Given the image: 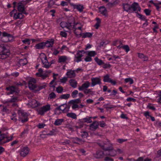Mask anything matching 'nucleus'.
Here are the masks:
<instances>
[{
    "label": "nucleus",
    "mask_w": 161,
    "mask_h": 161,
    "mask_svg": "<svg viewBox=\"0 0 161 161\" xmlns=\"http://www.w3.org/2000/svg\"><path fill=\"white\" fill-rule=\"evenodd\" d=\"M136 16L137 17L141 19L142 20H145L147 19L146 17L143 15L139 13L138 12H136Z\"/></svg>",
    "instance_id": "nucleus-39"
},
{
    "label": "nucleus",
    "mask_w": 161,
    "mask_h": 161,
    "mask_svg": "<svg viewBox=\"0 0 161 161\" xmlns=\"http://www.w3.org/2000/svg\"><path fill=\"white\" fill-rule=\"evenodd\" d=\"M19 101L17 97H15L14 96L12 97V98L9 100L10 103H16Z\"/></svg>",
    "instance_id": "nucleus-42"
},
{
    "label": "nucleus",
    "mask_w": 161,
    "mask_h": 161,
    "mask_svg": "<svg viewBox=\"0 0 161 161\" xmlns=\"http://www.w3.org/2000/svg\"><path fill=\"white\" fill-rule=\"evenodd\" d=\"M122 5L123 7V11H125L129 13H132V12H131L130 5V4L128 3H124L122 4Z\"/></svg>",
    "instance_id": "nucleus-16"
},
{
    "label": "nucleus",
    "mask_w": 161,
    "mask_h": 161,
    "mask_svg": "<svg viewBox=\"0 0 161 161\" xmlns=\"http://www.w3.org/2000/svg\"><path fill=\"white\" fill-rule=\"evenodd\" d=\"M2 36L3 37H7L8 39L6 41L3 40L4 42H7L14 40L13 36L11 34H8L6 32H4L2 33Z\"/></svg>",
    "instance_id": "nucleus-18"
},
{
    "label": "nucleus",
    "mask_w": 161,
    "mask_h": 161,
    "mask_svg": "<svg viewBox=\"0 0 161 161\" xmlns=\"http://www.w3.org/2000/svg\"><path fill=\"white\" fill-rule=\"evenodd\" d=\"M144 12L147 16L150 15L151 14V10L149 9H145L144 10Z\"/></svg>",
    "instance_id": "nucleus-54"
},
{
    "label": "nucleus",
    "mask_w": 161,
    "mask_h": 161,
    "mask_svg": "<svg viewBox=\"0 0 161 161\" xmlns=\"http://www.w3.org/2000/svg\"><path fill=\"white\" fill-rule=\"evenodd\" d=\"M90 85V83L88 81H86L85 83L83 84L81 86L78 87V89L80 91H84L85 89H87Z\"/></svg>",
    "instance_id": "nucleus-22"
},
{
    "label": "nucleus",
    "mask_w": 161,
    "mask_h": 161,
    "mask_svg": "<svg viewBox=\"0 0 161 161\" xmlns=\"http://www.w3.org/2000/svg\"><path fill=\"white\" fill-rule=\"evenodd\" d=\"M104 152L101 150H97L96 153L93 154V157L97 159H102L104 158L105 155Z\"/></svg>",
    "instance_id": "nucleus-10"
},
{
    "label": "nucleus",
    "mask_w": 161,
    "mask_h": 161,
    "mask_svg": "<svg viewBox=\"0 0 161 161\" xmlns=\"http://www.w3.org/2000/svg\"><path fill=\"white\" fill-rule=\"evenodd\" d=\"M96 54V52L95 51H90L88 52V55L90 57H93Z\"/></svg>",
    "instance_id": "nucleus-49"
},
{
    "label": "nucleus",
    "mask_w": 161,
    "mask_h": 161,
    "mask_svg": "<svg viewBox=\"0 0 161 161\" xmlns=\"http://www.w3.org/2000/svg\"><path fill=\"white\" fill-rule=\"evenodd\" d=\"M45 125H46L44 123H39V124L37 125V127L39 129H41L43 128Z\"/></svg>",
    "instance_id": "nucleus-61"
},
{
    "label": "nucleus",
    "mask_w": 161,
    "mask_h": 161,
    "mask_svg": "<svg viewBox=\"0 0 161 161\" xmlns=\"http://www.w3.org/2000/svg\"><path fill=\"white\" fill-rule=\"evenodd\" d=\"M42 62L43 65V67L46 68H49L51 65V64H50V63L48 61H46L44 62L43 60L42 59Z\"/></svg>",
    "instance_id": "nucleus-34"
},
{
    "label": "nucleus",
    "mask_w": 161,
    "mask_h": 161,
    "mask_svg": "<svg viewBox=\"0 0 161 161\" xmlns=\"http://www.w3.org/2000/svg\"><path fill=\"white\" fill-rule=\"evenodd\" d=\"M54 4H55V2L53 0H50L48 2L47 8H52V6Z\"/></svg>",
    "instance_id": "nucleus-41"
},
{
    "label": "nucleus",
    "mask_w": 161,
    "mask_h": 161,
    "mask_svg": "<svg viewBox=\"0 0 161 161\" xmlns=\"http://www.w3.org/2000/svg\"><path fill=\"white\" fill-rule=\"evenodd\" d=\"M122 48L125 50L127 53L130 50L129 47L128 45H125L123 46Z\"/></svg>",
    "instance_id": "nucleus-52"
},
{
    "label": "nucleus",
    "mask_w": 161,
    "mask_h": 161,
    "mask_svg": "<svg viewBox=\"0 0 161 161\" xmlns=\"http://www.w3.org/2000/svg\"><path fill=\"white\" fill-rule=\"evenodd\" d=\"M70 5L73 7L74 9H76L78 11L82 12L84 9V6L82 4H75L72 3H70Z\"/></svg>",
    "instance_id": "nucleus-13"
},
{
    "label": "nucleus",
    "mask_w": 161,
    "mask_h": 161,
    "mask_svg": "<svg viewBox=\"0 0 161 161\" xmlns=\"http://www.w3.org/2000/svg\"><path fill=\"white\" fill-rule=\"evenodd\" d=\"M74 32L76 35V36L78 37H80L82 36L83 38H86V37L91 38L92 36L93 33L90 32H84L80 33V34H78L76 33L75 31V30L74 31Z\"/></svg>",
    "instance_id": "nucleus-11"
},
{
    "label": "nucleus",
    "mask_w": 161,
    "mask_h": 161,
    "mask_svg": "<svg viewBox=\"0 0 161 161\" xmlns=\"http://www.w3.org/2000/svg\"><path fill=\"white\" fill-rule=\"evenodd\" d=\"M64 121V119H57L54 123V125L56 126H59L61 125L62 122Z\"/></svg>",
    "instance_id": "nucleus-30"
},
{
    "label": "nucleus",
    "mask_w": 161,
    "mask_h": 161,
    "mask_svg": "<svg viewBox=\"0 0 161 161\" xmlns=\"http://www.w3.org/2000/svg\"><path fill=\"white\" fill-rule=\"evenodd\" d=\"M103 81L104 82L110 83L113 85H115L116 83L115 81L109 78V76L108 74H107L103 76Z\"/></svg>",
    "instance_id": "nucleus-17"
},
{
    "label": "nucleus",
    "mask_w": 161,
    "mask_h": 161,
    "mask_svg": "<svg viewBox=\"0 0 161 161\" xmlns=\"http://www.w3.org/2000/svg\"><path fill=\"white\" fill-rule=\"evenodd\" d=\"M127 140V139H124L122 138H119L117 140L118 142L120 143H122L124 142H126Z\"/></svg>",
    "instance_id": "nucleus-63"
},
{
    "label": "nucleus",
    "mask_w": 161,
    "mask_h": 161,
    "mask_svg": "<svg viewBox=\"0 0 161 161\" xmlns=\"http://www.w3.org/2000/svg\"><path fill=\"white\" fill-rule=\"evenodd\" d=\"M99 12L101 14L103 15L107 16L106 14L107 13V10L103 6H101L99 8Z\"/></svg>",
    "instance_id": "nucleus-26"
},
{
    "label": "nucleus",
    "mask_w": 161,
    "mask_h": 161,
    "mask_svg": "<svg viewBox=\"0 0 161 161\" xmlns=\"http://www.w3.org/2000/svg\"><path fill=\"white\" fill-rule=\"evenodd\" d=\"M36 80L34 78H32L30 80L28 83V86L31 90H33L36 88L37 86L35 84Z\"/></svg>",
    "instance_id": "nucleus-12"
},
{
    "label": "nucleus",
    "mask_w": 161,
    "mask_h": 161,
    "mask_svg": "<svg viewBox=\"0 0 161 161\" xmlns=\"http://www.w3.org/2000/svg\"><path fill=\"white\" fill-rule=\"evenodd\" d=\"M92 89H85L84 90V92L85 94H87L89 93H90L91 95H92L93 94V92L91 90Z\"/></svg>",
    "instance_id": "nucleus-43"
},
{
    "label": "nucleus",
    "mask_w": 161,
    "mask_h": 161,
    "mask_svg": "<svg viewBox=\"0 0 161 161\" xmlns=\"http://www.w3.org/2000/svg\"><path fill=\"white\" fill-rule=\"evenodd\" d=\"M94 60L99 65H102L104 64V62L102 60L99 59L97 57H96L95 58Z\"/></svg>",
    "instance_id": "nucleus-37"
},
{
    "label": "nucleus",
    "mask_w": 161,
    "mask_h": 161,
    "mask_svg": "<svg viewBox=\"0 0 161 161\" xmlns=\"http://www.w3.org/2000/svg\"><path fill=\"white\" fill-rule=\"evenodd\" d=\"M67 80L68 79L67 77H64L63 78L61 79H60V81L62 83H66Z\"/></svg>",
    "instance_id": "nucleus-62"
},
{
    "label": "nucleus",
    "mask_w": 161,
    "mask_h": 161,
    "mask_svg": "<svg viewBox=\"0 0 161 161\" xmlns=\"http://www.w3.org/2000/svg\"><path fill=\"white\" fill-rule=\"evenodd\" d=\"M45 44L44 42H42L36 44L35 47L36 49H43L45 47Z\"/></svg>",
    "instance_id": "nucleus-25"
},
{
    "label": "nucleus",
    "mask_w": 161,
    "mask_h": 161,
    "mask_svg": "<svg viewBox=\"0 0 161 161\" xmlns=\"http://www.w3.org/2000/svg\"><path fill=\"white\" fill-rule=\"evenodd\" d=\"M38 72L36 73V76L38 77L39 75H41L42 74L43 70L42 69L40 68L38 70Z\"/></svg>",
    "instance_id": "nucleus-60"
},
{
    "label": "nucleus",
    "mask_w": 161,
    "mask_h": 161,
    "mask_svg": "<svg viewBox=\"0 0 161 161\" xmlns=\"http://www.w3.org/2000/svg\"><path fill=\"white\" fill-rule=\"evenodd\" d=\"M78 93V91L77 90L74 91L71 93V96L73 98H75Z\"/></svg>",
    "instance_id": "nucleus-53"
},
{
    "label": "nucleus",
    "mask_w": 161,
    "mask_h": 161,
    "mask_svg": "<svg viewBox=\"0 0 161 161\" xmlns=\"http://www.w3.org/2000/svg\"><path fill=\"white\" fill-rule=\"evenodd\" d=\"M50 109L51 106L50 104H47L41 108L37 110V111L39 114L41 115H43L45 113L49 111Z\"/></svg>",
    "instance_id": "nucleus-7"
},
{
    "label": "nucleus",
    "mask_w": 161,
    "mask_h": 161,
    "mask_svg": "<svg viewBox=\"0 0 161 161\" xmlns=\"http://www.w3.org/2000/svg\"><path fill=\"white\" fill-rule=\"evenodd\" d=\"M81 100L80 98H78L72 100L68 102L69 104H78L80 103Z\"/></svg>",
    "instance_id": "nucleus-32"
},
{
    "label": "nucleus",
    "mask_w": 161,
    "mask_h": 161,
    "mask_svg": "<svg viewBox=\"0 0 161 161\" xmlns=\"http://www.w3.org/2000/svg\"><path fill=\"white\" fill-rule=\"evenodd\" d=\"M45 44V47L47 48L52 47L54 43V40L53 39H51L47 40L46 42H44Z\"/></svg>",
    "instance_id": "nucleus-23"
},
{
    "label": "nucleus",
    "mask_w": 161,
    "mask_h": 161,
    "mask_svg": "<svg viewBox=\"0 0 161 161\" xmlns=\"http://www.w3.org/2000/svg\"><path fill=\"white\" fill-rule=\"evenodd\" d=\"M92 81V86H93L97 84H101L102 83L101 79L98 77H93L91 79Z\"/></svg>",
    "instance_id": "nucleus-15"
},
{
    "label": "nucleus",
    "mask_w": 161,
    "mask_h": 161,
    "mask_svg": "<svg viewBox=\"0 0 161 161\" xmlns=\"http://www.w3.org/2000/svg\"><path fill=\"white\" fill-rule=\"evenodd\" d=\"M25 1H22L20 2L18 4L17 10L19 12L27 15L28 13L26 12L25 10V6L26 4L25 3Z\"/></svg>",
    "instance_id": "nucleus-6"
},
{
    "label": "nucleus",
    "mask_w": 161,
    "mask_h": 161,
    "mask_svg": "<svg viewBox=\"0 0 161 161\" xmlns=\"http://www.w3.org/2000/svg\"><path fill=\"white\" fill-rule=\"evenodd\" d=\"M55 130L53 129L51 130L50 131V132L47 134V136H52L54 135V133L55 132Z\"/></svg>",
    "instance_id": "nucleus-64"
},
{
    "label": "nucleus",
    "mask_w": 161,
    "mask_h": 161,
    "mask_svg": "<svg viewBox=\"0 0 161 161\" xmlns=\"http://www.w3.org/2000/svg\"><path fill=\"white\" fill-rule=\"evenodd\" d=\"M106 106L105 107V108L106 109L109 108V109H111L113 108H114L115 107L112 105H109L108 104H107L105 105Z\"/></svg>",
    "instance_id": "nucleus-59"
},
{
    "label": "nucleus",
    "mask_w": 161,
    "mask_h": 161,
    "mask_svg": "<svg viewBox=\"0 0 161 161\" xmlns=\"http://www.w3.org/2000/svg\"><path fill=\"white\" fill-rule=\"evenodd\" d=\"M74 23L75 19L74 18L70 17L69 18L67 23L64 21L61 22L60 24V25L61 27L63 28L66 27L69 30H70L71 27L73 26L74 27Z\"/></svg>",
    "instance_id": "nucleus-2"
},
{
    "label": "nucleus",
    "mask_w": 161,
    "mask_h": 161,
    "mask_svg": "<svg viewBox=\"0 0 161 161\" xmlns=\"http://www.w3.org/2000/svg\"><path fill=\"white\" fill-rule=\"evenodd\" d=\"M66 74L68 77L69 78L74 77L76 76L75 70H68Z\"/></svg>",
    "instance_id": "nucleus-24"
},
{
    "label": "nucleus",
    "mask_w": 161,
    "mask_h": 161,
    "mask_svg": "<svg viewBox=\"0 0 161 161\" xmlns=\"http://www.w3.org/2000/svg\"><path fill=\"white\" fill-rule=\"evenodd\" d=\"M19 114L18 120L23 123H25L28 120V116L26 113L20 110L18 111Z\"/></svg>",
    "instance_id": "nucleus-4"
},
{
    "label": "nucleus",
    "mask_w": 161,
    "mask_h": 161,
    "mask_svg": "<svg viewBox=\"0 0 161 161\" xmlns=\"http://www.w3.org/2000/svg\"><path fill=\"white\" fill-rule=\"evenodd\" d=\"M67 60V57L66 56H60L58 61L59 63H64Z\"/></svg>",
    "instance_id": "nucleus-28"
},
{
    "label": "nucleus",
    "mask_w": 161,
    "mask_h": 161,
    "mask_svg": "<svg viewBox=\"0 0 161 161\" xmlns=\"http://www.w3.org/2000/svg\"><path fill=\"white\" fill-rule=\"evenodd\" d=\"M56 97V95L53 92H52L48 96V99H54Z\"/></svg>",
    "instance_id": "nucleus-45"
},
{
    "label": "nucleus",
    "mask_w": 161,
    "mask_h": 161,
    "mask_svg": "<svg viewBox=\"0 0 161 161\" xmlns=\"http://www.w3.org/2000/svg\"><path fill=\"white\" fill-rule=\"evenodd\" d=\"M106 151H108V153H105L106 156H110L112 157H115L116 155V150L114 149L113 145L109 146L108 148L105 149Z\"/></svg>",
    "instance_id": "nucleus-8"
},
{
    "label": "nucleus",
    "mask_w": 161,
    "mask_h": 161,
    "mask_svg": "<svg viewBox=\"0 0 161 161\" xmlns=\"http://www.w3.org/2000/svg\"><path fill=\"white\" fill-rule=\"evenodd\" d=\"M63 108H60V106L56 108L54 110V114L56 115H59L62 113H64L63 111Z\"/></svg>",
    "instance_id": "nucleus-27"
},
{
    "label": "nucleus",
    "mask_w": 161,
    "mask_h": 161,
    "mask_svg": "<svg viewBox=\"0 0 161 161\" xmlns=\"http://www.w3.org/2000/svg\"><path fill=\"white\" fill-rule=\"evenodd\" d=\"M66 116L69 117L71 118L74 119H77V115L76 114L73 113H68L67 114Z\"/></svg>",
    "instance_id": "nucleus-36"
},
{
    "label": "nucleus",
    "mask_w": 161,
    "mask_h": 161,
    "mask_svg": "<svg viewBox=\"0 0 161 161\" xmlns=\"http://www.w3.org/2000/svg\"><path fill=\"white\" fill-rule=\"evenodd\" d=\"M72 142L73 143L80 145L83 144L85 142V141L77 137H73L72 138Z\"/></svg>",
    "instance_id": "nucleus-20"
},
{
    "label": "nucleus",
    "mask_w": 161,
    "mask_h": 161,
    "mask_svg": "<svg viewBox=\"0 0 161 161\" xmlns=\"http://www.w3.org/2000/svg\"><path fill=\"white\" fill-rule=\"evenodd\" d=\"M5 89L6 91V93L7 95L13 94L14 93L16 94H18L19 92L16 86L9 85L6 87Z\"/></svg>",
    "instance_id": "nucleus-3"
},
{
    "label": "nucleus",
    "mask_w": 161,
    "mask_h": 161,
    "mask_svg": "<svg viewBox=\"0 0 161 161\" xmlns=\"http://www.w3.org/2000/svg\"><path fill=\"white\" fill-rule=\"evenodd\" d=\"M131 12L132 13L135 12H141V8L139 4L136 2H134L130 5Z\"/></svg>",
    "instance_id": "nucleus-9"
},
{
    "label": "nucleus",
    "mask_w": 161,
    "mask_h": 161,
    "mask_svg": "<svg viewBox=\"0 0 161 161\" xmlns=\"http://www.w3.org/2000/svg\"><path fill=\"white\" fill-rule=\"evenodd\" d=\"M70 97V94H66L62 95L60 96L59 97V99H68Z\"/></svg>",
    "instance_id": "nucleus-40"
},
{
    "label": "nucleus",
    "mask_w": 161,
    "mask_h": 161,
    "mask_svg": "<svg viewBox=\"0 0 161 161\" xmlns=\"http://www.w3.org/2000/svg\"><path fill=\"white\" fill-rule=\"evenodd\" d=\"M10 55V51L4 45L0 46V59H4Z\"/></svg>",
    "instance_id": "nucleus-1"
},
{
    "label": "nucleus",
    "mask_w": 161,
    "mask_h": 161,
    "mask_svg": "<svg viewBox=\"0 0 161 161\" xmlns=\"http://www.w3.org/2000/svg\"><path fill=\"white\" fill-rule=\"evenodd\" d=\"M125 82L126 83L129 82L130 84H132L133 83V80L130 78H125Z\"/></svg>",
    "instance_id": "nucleus-44"
},
{
    "label": "nucleus",
    "mask_w": 161,
    "mask_h": 161,
    "mask_svg": "<svg viewBox=\"0 0 161 161\" xmlns=\"http://www.w3.org/2000/svg\"><path fill=\"white\" fill-rule=\"evenodd\" d=\"M96 20L97 21V22L94 26L96 29H97L100 26L101 23V19L99 18H96Z\"/></svg>",
    "instance_id": "nucleus-38"
},
{
    "label": "nucleus",
    "mask_w": 161,
    "mask_h": 161,
    "mask_svg": "<svg viewBox=\"0 0 161 161\" xmlns=\"http://www.w3.org/2000/svg\"><path fill=\"white\" fill-rule=\"evenodd\" d=\"M92 117L87 116L86 117L82 119L84 123H90L92 122Z\"/></svg>",
    "instance_id": "nucleus-35"
},
{
    "label": "nucleus",
    "mask_w": 161,
    "mask_h": 161,
    "mask_svg": "<svg viewBox=\"0 0 161 161\" xmlns=\"http://www.w3.org/2000/svg\"><path fill=\"white\" fill-rule=\"evenodd\" d=\"M27 63V59L26 58L20 59L19 60V63L20 66H23L26 65Z\"/></svg>",
    "instance_id": "nucleus-29"
},
{
    "label": "nucleus",
    "mask_w": 161,
    "mask_h": 161,
    "mask_svg": "<svg viewBox=\"0 0 161 161\" xmlns=\"http://www.w3.org/2000/svg\"><path fill=\"white\" fill-rule=\"evenodd\" d=\"M16 114L15 113H14L12 114V115L11 117V119L13 120L15 122L17 120V119L16 117Z\"/></svg>",
    "instance_id": "nucleus-55"
},
{
    "label": "nucleus",
    "mask_w": 161,
    "mask_h": 161,
    "mask_svg": "<svg viewBox=\"0 0 161 161\" xmlns=\"http://www.w3.org/2000/svg\"><path fill=\"white\" fill-rule=\"evenodd\" d=\"M70 86L73 88H75L77 87V83L74 79H71L69 80Z\"/></svg>",
    "instance_id": "nucleus-31"
},
{
    "label": "nucleus",
    "mask_w": 161,
    "mask_h": 161,
    "mask_svg": "<svg viewBox=\"0 0 161 161\" xmlns=\"http://www.w3.org/2000/svg\"><path fill=\"white\" fill-rule=\"evenodd\" d=\"M39 75H39L38 77H41L43 80L45 79L46 78L49 77L48 74L45 73L44 74L42 73V74Z\"/></svg>",
    "instance_id": "nucleus-48"
},
{
    "label": "nucleus",
    "mask_w": 161,
    "mask_h": 161,
    "mask_svg": "<svg viewBox=\"0 0 161 161\" xmlns=\"http://www.w3.org/2000/svg\"><path fill=\"white\" fill-rule=\"evenodd\" d=\"M24 15L23 13L21 12H17V10L14 13L13 16V18L14 19H23L24 17Z\"/></svg>",
    "instance_id": "nucleus-21"
},
{
    "label": "nucleus",
    "mask_w": 161,
    "mask_h": 161,
    "mask_svg": "<svg viewBox=\"0 0 161 161\" xmlns=\"http://www.w3.org/2000/svg\"><path fill=\"white\" fill-rule=\"evenodd\" d=\"M46 86V84L45 83H43V84L42 86H40L37 88H36L34 90L35 92L39 91L45 88Z\"/></svg>",
    "instance_id": "nucleus-33"
},
{
    "label": "nucleus",
    "mask_w": 161,
    "mask_h": 161,
    "mask_svg": "<svg viewBox=\"0 0 161 161\" xmlns=\"http://www.w3.org/2000/svg\"><path fill=\"white\" fill-rule=\"evenodd\" d=\"M56 91L58 93H61L63 91V87L61 86H58L56 88Z\"/></svg>",
    "instance_id": "nucleus-46"
},
{
    "label": "nucleus",
    "mask_w": 161,
    "mask_h": 161,
    "mask_svg": "<svg viewBox=\"0 0 161 161\" xmlns=\"http://www.w3.org/2000/svg\"><path fill=\"white\" fill-rule=\"evenodd\" d=\"M70 104H69L68 103V104H66V105H65V107H64V108H63V111H64V112H65V111H69V109L70 108V105H69Z\"/></svg>",
    "instance_id": "nucleus-50"
},
{
    "label": "nucleus",
    "mask_w": 161,
    "mask_h": 161,
    "mask_svg": "<svg viewBox=\"0 0 161 161\" xmlns=\"http://www.w3.org/2000/svg\"><path fill=\"white\" fill-rule=\"evenodd\" d=\"M29 151V148L27 147H25L20 150V155L21 156L25 157L28 154Z\"/></svg>",
    "instance_id": "nucleus-14"
},
{
    "label": "nucleus",
    "mask_w": 161,
    "mask_h": 161,
    "mask_svg": "<svg viewBox=\"0 0 161 161\" xmlns=\"http://www.w3.org/2000/svg\"><path fill=\"white\" fill-rule=\"evenodd\" d=\"M60 35L62 37H66L67 35V34L64 31H61L60 32Z\"/></svg>",
    "instance_id": "nucleus-58"
},
{
    "label": "nucleus",
    "mask_w": 161,
    "mask_h": 161,
    "mask_svg": "<svg viewBox=\"0 0 161 161\" xmlns=\"http://www.w3.org/2000/svg\"><path fill=\"white\" fill-rule=\"evenodd\" d=\"M104 161H114V159L108 156H106L104 159Z\"/></svg>",
    "instance_id": "nucleus-56"
},
{
    "label": "nucleus",
    "mask_w": 161,
    "mask_h": 161,
    "mask_svg": "<svg viewBox=\"0 0 161 161\" xmlns=\"http://www.w3.org/2000/svg\"><path fill=\"white\" fill-rule=\"evenodd\" d=\"M88 135V133L86 131H83L81 132V136L83 138L86 137Z\"/></svg>",
    "instance_id": "nucleus-51"
},
{
    "label": "nucleus",
    "mask_w": 161,
    "mask_h": 161,
    "mask_svg": "<svg viewBox=\"0 0 161 161\" xmlns=\"http://www.w3.org/2000/svg\"><path fill=\"white\" fill-rule=\"evenodd\" d=\"M99 125V122L97 121H95L90 125V129L94 131L98 128Z\"/></svg>",
    "instance_id": "nucleus-19"
},
{
    "label": "nucleus",
    "mask_w": 161,
    "mask_h": 161,
    "mask_svg": "<svg viewBox=\"0 0 161 161\" xmlns=\"http://www.w3.org/2000/svg\"><path fill=\"white\" fill-rule=\"evenodd\" d=\"M97 144L105 152H106L105 149L108 148L109 146L113 145L110 141L108 139H107L106 141H103L100 142H98Z\"/></svg>",
    "instance_id": "nucleus-5"
},
{
    "label": "nucleus",
    "mask_w": 161,
    "mask_h": 161,
    "mask_svg": "<svg viewBox=\"0 0 161 161\" xmlns=\"http://www.w3.org/2000/svg\"><path fill=\"white\" fill-rule=\"evenodd\" d=\"M84 123V122H83V120L82 119H79L78 122L76 123V125H79L82 128L83 127Z\"/></svg>",
    "instance_id": "nucleus-47"
},
{
    "label": "nucleus",
    "mask_w": 161,
    "mask_h": 161,
    "mask_svg": "<svg viewBox=\"0 0 161 161\" xmlns=\"http://www.w3.org/2000/svg\"><path fill=\"white\" fill-rule=\"evenodd\" d=\"M22 42L24 43L25 44L30 45V41L28 39H26L25 40H23Z\"/></svg>",
    "instance_id": "nucleus-57"
}]
</instances>
